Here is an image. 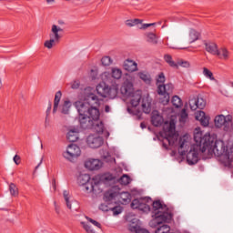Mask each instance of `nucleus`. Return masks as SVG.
<instances>
[{
    "instance_id": "obj_1",
    "label": "nucleus",
    "mask_w": 233,
    "mask_h": 233,
    "mask_svg": "<svg viewBox=\"0 0 233 233\" xmlns=\"http://www.w3.org/2000/svg\"><path fill=\"white\" fill-rule=\"evenodd\" d=\"M100 100L97 96L90 94L84 101H76L74 106L78 112V119L81 128L89 129L103 134L105 132V124L99 119L101 113L99 112Z\"/></svg>"
},
{
    "instance_id": "obj_2",
    "label": "nucleus",
    "mask_w": 233,
    "mask_h": 233,
    "mask_svg": "<svg viewBox=\"0 0 233 233\" xmlns=\"http://www.w3.org/2000/svg\"><path fill=\"white\" fill-rule=\"evenodd\" d=\"M150 207H152L153 210V223L161 225V223H170V221H172V210L159 200L152 201L150 198H136L131 203V208L141 210V212H145L146 214L150 212Z\"/></svg>"
},
{
    "instance_id": "obj_3",
    "label": "nucleus",
    "mask_w": 233,
    "mask_h": 233,
    "mask_svg": "<svg viewBox=\"0 0 233 233\" xmlns=\"http://www.w3.org/2000/svg\"><path fill=\"white\" fill-rule=\"evenodd\" d=\"M209 137V139L206 140V144H204V147L206 151H208V156H217V157H221V156H226L228 161H232L233 157L228 152L227 147H225V142L223 140L216 139L214 135H210L209 133H206L202 137Z\"/></svg>"
},
{
    "instance_id": "obj_4",
    "label": "nucleus",
    "mask_w": 233,
    "mask_h": 233,
    "mask_svg": "<svg viewBox=\"0 0 233 233\" xmlns=\"http://www.w3.org/2000/svg\"><path fill=\"white\" fill-rule=\"evenodd\" d=\"M207 139H210V137H203V132L197 131L194 134L195 143L191 146L190 150L187 154V161L188 165H196L199 161V155L205 154L207 145Z\"/></svg>"
},
{
    "instance_id": "obj_5",
    "label": "nucleus",
    "mask_w": 233,
    "mask_h": 233,
    "mask_svg": "<svg viewBox=\"0 0 233 233\" xmlns=\"http://www.w3.org/2000/svg\"><path fill=\"white\" fill-rule=\"evenodd\" d=\"M96 92L101 97H109L115 99L119 94V86L114 82L112 86L106 85V82H101L96 86Z\"/></svg>"
},
{
    "instance_id": "obj_6",
    "label": "nucleus",
    "mask_w": 233,
    "mask_h": 233,
    "mask_svg": "<svg viewBox=\"0 0 233 233\" xmlns=\"http://www.w3.org/2000/svg\"><path fill=\"white\" fill-rule=\"evenodd\" d=\"M216 128H223L224 132L233 131L232 116L228 115H218L214 119Z\"/></svg>"
},
{
    "instance_id": "obj_7",
    "label": "nucleus",
    "mask_w": 233,
    "mask_h": 233,
    "mask_svg": "<svg viewBox=\"0 0 233 233\" xmlns=\"http://www.w3.org/2000/svg\"><path fill=\"white\" fill-rule=\"evenodd\" d=\"M64 30L59 25H53L51 27V33L49 34L50 39L46 41L44 46L46 48L49 50L55 46L56 43H59V39L63 37L61 34H63Z\"/></svg>"
},
{
    "instance_id": "obj_8",
    "label": "nucleus",
    "mask_w": 233,
    "mask_h": 233,
    "mask_svg": "<svg viewBox=\"0 0 233 233\" xmlns=\"http://www.w3.org/2000/svg\"><path fill=\"white\" fill-rule=\"evenodd\" d=\"M163 130L166 141H167L170 147H173L176 141H177V137H176V123H174V121H170L169 124H166L164 126Z\"/></svg>"
},
{
    "instance_id": "obj_9",
    "label": "nucleus",
    "mask_w": 233,
    "mask_h": 233,
    "mask_svg": "<svg viewBox=\"0 0 233 233\" xmlns=\"http://www.w3.org/2000/svg\"><path fill=\"white\" fill-rule=\"evenodd\" d=\"M174 90V85L167 84V85H158L157 94L158 96H163L164 97L161 99V103L164 105H168L170 102V94H172Z\"/></svg>"
},
{
    "instance_id": "obj_10",
    "label": "nucleus",
    "mask_w": 233,
    "mask_h": 233,
    "mask_svg": "<svg viewBox=\"0 0 233 233\" xmlns=\"http://www.w3.org/2000/svg\"><path fill=\"white\" fill-rule=\"evenodd\" d=\"M81 156V148L76 144H70L66 151L63 153V157L68 161H74L76 157Z\"/></svg>"
},
{
    "instance_id": "obj_11",
    "label": "nucleus",
    "mask_w": 233,
    "mask_h": 233,
    "mask_svg": "<svg viewBox=\"0 0 233 233\" xmlns=\"http://www.w3.org/2000/svg\"><path fill=\"white\" fill-rule=\"evenodd\" d=\"M102 181H104V183H108L110 181H112L113 183H116V181H118V183H120V185H129L130 183V177H128V175H123L119 179H116L114 175L110 174V173H106L104 176H102Z\"/></svg>"
},
{
    "instance_id": "obj_12",
    "label": "nucleus",
    "mask_w": 233,
    "mask_h": 233,
    "mask_svg": "<svg viewBox=\"0 0 233 233\" xmlns=\"http://www.w3.org/2000/svg\"><path fill=\"white\" fill-rule=\"evenodd\" d=\"M110 76L113 79H116V81H118V79H121V77L123 76V71L118 68V67H112L111 68V75L108 73H104L103 74V79L104 81H106V83H111L112 85H114V83H116V81H112V78H110Z\"/></svg>"
},
{
    "instance_id": "obj_13",
    "label": "nucleus",
    "mask_w": 233,
    "mask_h": 233,
    "mask_svg": "<svg viewBox=\"0 0 233 233\" xmlns=\"http://www.w3.org/2000/svg\"><path fill=\"white\" fill-rule=\"evenodd\" d=\"M129 97L130 99V105L132 107H127L128 114H132L133 116H137L139 114V110L136 109V107L139 105V102L141 101V94L134 92Z\"/></svg>"
},
{
    "instance_id": "obj_14",
    "label": "nucleus",
    "mask_w": 233,
    "mask_h": 233,
    "mask_svg": "<svg viewBox=\"0 0 233 233\" xmlns=\"http://www.w3.org/2000/svg\"><path fill=\"white\" fill-rule=\"evenodd\" d=\"M99 185H101V182L92 178L90 182L82 186V190L83 192H86V194H90L92 192H101L99 189Z\"/></svg>"
},
{
    "instance_id": "obj_15",
    "label": "nucleus",
    "mask_w": 233,
    "mask_h": 233,
    "mask_svg": "<svg viewBox=\"0 0 233 233\" xmlns=\"http://www.w3.org/2000/svg\"><path fill=\"white\" fill-rule=\"evenodd\" d=\"M120 93L125 97H130V96L134 94V84H132V82H130L129 80L124 81L120 87Z\"/></svg>"
},
{
    "instance_id": "obj_16",
    "label": "nucleus",
    "mask_w": 233,
    "mask_h": 233,
    "mask_svg": "<svg viewBox=\"0 0 233 233\" xmlns=\"http://www.w3.org/2000/svg\"><path fill=\"white\" fill-rule=\"evenodd\" d=\"M86 143L90 148H99L103 145V137L96 135H90L87 137Z\"/></svg>"
},
{
    "instance_id": "obj_17",
    "label": "nucleus",
    "mask_w": 233,
    "mask_h": 233,
    "mask_svg": "<svg viewBox=\"0 0 233 233\" xmlns=\"http://www.w3.org/2000/svg\"><path fill=\"white\" fill-rule=\"evenodd\" d=\"M195 119L199 121L202 127H208L210 123V117L207 116L204 111H197L195 114Z\"/></svg>"
},
{
    "instance_id": "obj_18",
    "label": "nucleus",
    "mask_w": 233,
    "mask_h": 233,
    "mask_svg": "<svg viewBox=\"0 0 233 233\" xmlns=\"http://www.w3.org/2000/svg\"><path fill=\"white\" fill-rule=\"evenodd\" d=\"M189 147L190 143L187 139V137H180L178 154H180V156H187V151L188 150Z\"/></svg>"
},
{
    "instance_id": "obj_19",
    "label": "nucleus",
    "mask_w": 233,
    "mask_h": 233,
    "mask_svg": "<svg viewBox=\"0 0 233 233\" xmlns=\"http://www.w3.org/2000/svg\"><path fill=\"white\" fill-rule=\"evenodd\" d=\"M101 160L90 158L85 162L86 168L88 170H99L101 168Z\"/></svg>"
},
{
    "instance_id": "obj_20",
    "label": "nucleus",
    "mask_w": 233,
    "mask_h": 233,
    "mask_svg": "<svg viewBox=\"0 0 233 233\" xmlns=\"http://www.w3.org/2000/svg\"><path fill=\"white\" fill-rule=\"evenodd\" d=\"M123 68L127 72H137V63L134 60L127 59L124 61Z\"/></svg>"
},
{
    "instance_id": "obj_21",
    "label": "nucleus",
    "mask_w": 233,
    "mask_h": 233,
    "mask_svg": "<svg viewBox=\"0 0 233 233\" xmlns=\"http://www.w3.org/2000/svg\"><path fill=\"white\" fill-rule=\"evenodd\" d=\"M218 59H222L223 61H228L230 59V51L227 47H220L218 51H217V55Z\"/></svg>"
},
{
    "instance_id": "obj_22",
    "label": "nucleus",
    "mask_w": 233,
    "mask_h": 233,
    "mask_svg": "<svg viewBox=\"0 0 233 233\" xmlns=\"http://www.w3.org/2000/svg\"><path fill=\"white\" fill-rule=\"evenodd\" d=\"M151 123L154 127H161L163 125V116L157 111H154L151 116Z\"/></svg>"
},
{
    "instance_id": "obj_23",
    "label": "nucleus",
    "mask_w": 233,
    "mask_h": 233,
    "mask_svg": "<svg viewBox=\"0 0 233 233\" xmlns=\"http://www.w3.org/2000/svg\"><path fill=\"white\" fill-rule=\"evenodd\" d=\"M152 99L148 96L142 99V110L145 114H150L152 108Z\"/></svg>"
},
{
    "instance_id": "obj_24",
    "label": "nucleus",
    "mask_w": 233,
    "mask_h": 233,
    "mask_svg": "<svg viewBox=\"0 0 233 233\" xmlns=\"http://www.w3.org/2000/svg\"><path fill=\"white\" fill-rule=\"evenodd\" d=\"M67 141L76 143L79 139V131L77 129H70L66 136Z\"/></svg>"
},
{
    "instance_id": "obj_25",
    "label": "nucleus",
    "mask_w": 233,
    "mask_h": 233,
    "mask_svg": "<svg viewBox=\"0 0 233 233\" xmlns=\"http://www.w3.org/2000/svg\"><path fill=\"white\" fill-rule=\"evenodd\" d=\"M62 96L63 94L61 93V91H57L56 93L54 99L53 114H56V112H57Z\"/></svg>"
},
{
    "instance_id": "obj_26",
    "label": "nucleus",
    "mask_w": 233,
    "mask_h": 233,
    "mask_svg": "<svg viewBox=\"0 0 233 233\" xmlns=\"http://www.w3.org/2000/svg\"><path fill=\"white\" fill-rule=\"evenodd\" d=\"M205 45H206L207 52H208L209 54H212V56H217L218 51V45L212 42L206 43Z\"/></svg>"
},
{
    "instance_id": "obj_27",
    "label": "nucleus",
    "mask_w": 233,
    "mask_h": 233,
    "mask_svg": "<svg viewBox=\"0 0 233 233\" xmlns=\"http://www.w3.org/2000/svg\"><path fill=\"white\" fill-rule=\"evenodd\" d=\"M90 181H92V178H90V175L88 174H82L77 177V183L82 187L87 185Z\"/></svg>"
},
{
    "instance_id": "obj_28",
    "label": "nucleus",
    "mask_w": 233,
    "mask_h": 233,
    "mask_svg": "<svg viewBox=\"0 0 233 233\" xmlns=\"http://www.w3.org/2000/svg\"><path fill=\"white\" fill-rule=\"evenodd\" d=\"M137 76L141 81L146 83V85H150V83H152V77L150 76V74L146 72H139L137 73Z\"/></svg>"
},
{
    "instance_id": "obj_29",
    "label": "nucleus",
    "mask_w": 233,
    "mask_h": 233,
    "mask_svg": "<svg viewBox=\"0 0 233 233\" xmlns=\"http://www.w3.org/2000/svg\"><path fill=\"white\" fill-rule=\"evenodd\" d=\"M119 197L122 205H127V203H130L132 199V195L128 192H122L120 193Z\"/></svg>"
},
{
    "instance_id": "obj_30",
    "label": "nucleus",
    "mask_w": 233,
    "mask_h": 233,
    "mask_svg": "<svg viewBox=\"0 0 233 233\" xmlns=\"http://www.w3.org/2000/svg\"><path fill=\"white\" fill-rule=\"evenodd\" d=\"M147 42L150 43V45H157L158 37L154 33H147L146 35Z\"/></svg>"
},
{
    "instance_id": "obj_31",
    "label": "nucleus",
    "mask_w": 233,
    "mask_h": 233,
    "mask_svg": "<svg viewBox=\"0 0 233 233\" xmlns=\"http://www.w3.org/2000/svg\"><path fill=\"white\" fill-rule=\"evenodd\" d=\"M117 196H119V193L116 191H107L105 194V199L106 201H116V198H117Z\"/></svg>"
},
{
    "instance_id": "obj_32",
    "label": "nucleus",
    "mask_w": 233,
    "mask_h": 233,
    "mask_svg": "<svg viewBox=\"0 0 233 233\" xmlns=\"http://www.w3.org/2000/svg\"><path fill=\"white\" fill-rule=\"evenodd\" d=\"M72 106V104L70 100H65L64 104L61 106V113L62 114H68L70 112V107Z\"/></svg>"
},
{
    "instance_id": "obj_33",
    "label": "nucleus",
    "mask_w": 233,
    "mask_h": 233,
    "mask_svg": "<svg viewBox=\"0 0 233 233\" xmlns=\"http://www.w3.org/2000/svg\"><path fill=\"white\" fill-rule=\"evenodd\" d=\"M203 76H205V77H207L208 79H210V81H216L214 74L207 67H203Z\"/></svg>"
},
{
    "instance_id": "obj_34",
    "label": "nucleus",
    "mask_w": 233,
    "mask_h": 233,
    "mask_svg": "<svg viewBox=\"0 0 233 233\" xmlns=\"http://www.w3.org/2000/svg\"><path fill=\"white\" fill-rule=\"evenodd\" d=\"M141 23H143V20L136 18L133 20H127L126 25L132 27V26H136V25H141Z\"/></svg>"
},
{
    "instance_id": "obj_35",
    "label": "nucleus",
    "mask_w": 233,
    "mask_h": 233,
    "mask_svg": "<svg viewBox=\"0 0 233 233\" xmlns=\"http://www.w3.org/2000/svg\"><path fill=\"white\" fill-rule=\"evenodd\" d=\"M190 43H194L199 39V33L196 30H191L189 33Z\"/></svg>"
},
{
    "instance_id": "obj_36",
    "label": "nucleus",
    "mask_w": 233,
    "mask_h": 233,
    "mask_svg": "<svg viewBox=\"0 0 233 233\" xmlns=\"http://www.w3.org/2000/svg\"><path fill=\"white\" fill-rule=\"evenodd\" d=\"M164 59H165L166 62H167L169 66H172L173 68H177V64H176V62H174V60H172V56L166 55L164 56Z\"/></svg>"
},
{
    "instance_id": "obj_37",
    "label": "nucleus",
    "mask_w": 233,
    "mask_h": 233,
    "mask_svg": "<svg viewBox=\"0 0 233 233\" xmlns=\"http://www.w3.org/2000/svg\"><path fill=\"white\" fill-rule=\"evenodd\" d=\"M171 103H172L173 106H176V108H179V106H181V105H183V102H181V98H179V96H174L172 97Z\"/></svg>"
},
{
    "instance_id": "obj_38",
    "label": "nucleus",
    "mask_w": 233,
    "mask_h": 233,
    "mask_svg": "<svg viewBox=\"0 0 233 233\" xmlns=\"http://www.w3.org/2000/svg\"><path fill=\"white\" fill-rule=\"evenodd\" d=\"M170 232V226L164 224L158 227L156 230V233H168Z\"/></svg>"
},
{
    "instance_id": "obj_39",
    "label": "nucleus",
    "mask_w": 233,
    "mask_h": 233,
    "mask_svg": "<svg viewBox=\"0 0 233 233\" xmlns=\"http://www.w3.org/2000/svg\"><path fill=\"white\" fill-rule=\"evenodd\" d=\"M187 119H188V113H187V109H182L179 115L180 123H187Z\"/></svg>"
},
{
    "instance_id": "obj_40",
    "label": "nucleus",
    "mask_w": 233,
    "mask_h": 233,
    "mask_svg": "<svg viewBox=\"0 0 233 233\" xmlns=\"http://www.w3.org/2000/svg\"><path fill=\"white\" fill-rule=\"evenodd\" d=\"M9 191L11 196H17L19 194V189L17 188V186L15 184L11 183L9 185Z\"/></svg>"
},
{
    "instance_id": "obj_41",
    "label": "nucleus",
    "mask_w": 233,
    "mask_h": 233,
    "mask_svg": "<svg viewBox=\"0 0 233 233\" xmlns=\"http://www.w3.org/2000/svg\"><path fill=\"white\" fill-rule=\"evenodd\" d=\"M63 194H64V198H65L67 208H69V210H72V204L70 203V200H69L70 196L68 191L65 190Z\"/></svg>"
},
{
    "instance_id": "obj_42",
    "label": "nucleus",
    "mask_w": 233,
    "mask_h": 233,
    "mask_svg": "<svg viewBox=\"0 0 233 233\" xmlns=\"http://www.w3.org/2000/svg\"><path fill=\"white\" fill-rule=\"evenodd\" d=\"M197 106L200 110H203V108H205V106H207V101H205V99H203V98L198 97L197 98Z\"/></svg>"
},
{
    "instance_id": "obj_43",
    "label": "nucleus",
    "mask_w": 233,
    "mask_h": 233,
    "mask_svg": "<svg viewBox=\"0 0 233 233\" xmlns=\"http://www.w3.org/2000/svg\"><path fill=\"white\" fill-rule=\"evenodd\" d=\"M101 63L104 66H110V65L113 63V60L110 58V56H104L101 59Z\"/></svg>"
},
{
    "instance_id": "obj_44",
    "label": "nucleus",
    "mask_w": 233,
    "mask_h": 233,
    "mask_svg": "<svg viewBox=\"0 0 233 233\" xmlns=\"http://www.w3.org/2000/svg\"><path fill=\"white\" fill-rule=\"evenodd\" d=\"M189 106L191 110H198V98L194 97L189 100Z\"/></svg>"
},
{
    "instance_id": "obj_45",
    "label": "nucleus",
    "mask_w": 233,
    "mask_h": 233,
    "mask_svg": "<svg viewBox=\"0 0 233 233\" xmlns=\"http://www.w3.org/2000/svg\"><path fill=\"white\" fill-rule=\"evenodd\" d=\"M81 225L86 233H96V231L94 229H92V227H90V225H88L85 222H81Z\"/></svg>"
},
{
    "instance_id": "obj_46",
    "label": "nucleus",
    "mask_w": 233,
    "mask_h": 233,
    "mask_svg": "<svg viewBox=\"0 0 233 233\" xmlns=\"http://www.w3.org/2000/svg\"><path fill=\"white\" fill-rule=\"evenodd\" d=\"M163 83H165V74L160 73L158 75V77L157 78V87L159 86V85H163Z\"/></svg>"
},
{
    "instance_id": "obj_47",
    "label": "nucleus",
    "mask_w": 233,
    "mask_h": 233,
    "mask_svg": "<svg viewBox=\"0 0 233 233\" xmlns=\"http://www.w3.org/2000/svg\"><path fill=\"white\" fill-rule=\"evenodd\" d=\"M114 216H119V214H121V212H123V209L121 208V207H115L111 208Z\"/></svg>"
},
{
    "instance_id": "obj_48",
    "label": "nucleus",
    "mask_w": 233,
    "mask_h": 233,
    "mask_svg": "<svg viewBox=\"0 0 233 233\" xmlns=\"http://www.w3.org/2000/svg\"><path fill=\"white\" fill-rule=\"evenodd\" d=\"M177 65L179 66H183V68H188L190 66V63L188 61H183V60L178 61Z\"/></svg>"
},
{
    "instance_id": "obj_49",
    "label": "nucleus",
    "mask_w": 233,
    "mask_h": 233,
    "mask_svg": "<svg viewBox=\"0 0 233 233\" xmlns=\"http://www.w3.org/2000/svg\"><path fill=\"white\" fill-rule=\"evenodd\" d=\"M156 23H151V24H143L138 28L140 30H147V28H149V26H155Z\"/></svg>"
},
{
    "instance_id": "obj_50",
    "label": "nucleus",
    "mask_w": 233,
    "mask_h": 233,
    "mask_svg": "<svg viewBox=\"0 0 233 233\" xmlns=\"http://www.w3.org/2000/svg\"><path fill=\"white\" fill-rule=\"evenodd\" d=\"M87 220L89 221V223H92V225H94L95 227H97V228H101V224H99V222H97L90 218H87Z\"/></svg>"
},
{
    "instance_id": "obj_51",
    "label": "nucleus",
    "mask_w": 233,
    "mask_h": 233,
    "mask_svg": "<svg viewBox=\"0 0 233 233\" xmlns=\"http://www.w3.org/2000/svg\"><path fill=\"white\" fill-rule=\"evenodd\" d=\"M71 88L73 90H77L79 88V81H74L71 83Z\"/></svg>"
},
{
    "instance_id": "obj_52",
    "label": "nucleus",
    "mask_w": 233,
    "mask_h": 233,
    "mask_svg": "<svg viewBox=\"0 0 233 233\" xmlns=\"http://www.w3.org/2000/svg\"><path fill=\"white\" fill-rule=\"evenodd\" d=\"M14 163H15V165H19L21 163V157H19V155H15L13 158Z\"/></svg>"
},
{
    "instance_id": "obj_53",
    "label": "nucleus",
    "mask_w": 233,
    "mask_h": 233,
    "mask_svg": "<svg viewBox=\"0 0 233 233\" xmlns=\"http://www.w3.org/2000/svg\"><path fill=\"white\" fill-rule=\"evenodd\" d=\"M100 210H103V212H108V206H106V204H102L99 207Z\"/></svg>"
},
{
    "instance_id": "obj_54",
    "label": "nucleus",
    "mask_w": 233,
    "mask_h": 233,
    "mask_svg": "<svg viewBox=\"0 0 233 233\" xmlns=\"http://www.w3.org/2000/svg\"><path fill=\"white\" fill-rule=\"evenodd\" d=\"M50 110H52V103H49V106L47 107V111L46 114H48L50 112Z\"/></svg>"
},
{
    "instance_id": "obj_55",
    "label": "nucleus",
    "mask_w": 233,
    "mask_h": 233,
    "mask_svg": "<svg viewBox=\"0 0 233 233\" xmlns=\"http://www.w3.org/2000/svg\"><path fill=\"white\" fill-rule=\"evenodd\" d=\"M105 112H106V113L110 112V106H105Z\"/></svg>"
},
{
    "instance_id": "obj_56",
    "label": "nucleus",
    "mask_w": 233,
    "mask_h": 233,
    "mask_svg": "<svg viewBox=\"0 0 233 233\" xmlns=\"http://www.w3.org/2000/svg\"><path fill=\"white\" fill-rule=\"evenodd\" d=\"M55 210H56V214H59V212H60L59 211V207L56 206Z\"/></svg>"
},
{
    "instance_id": "obj_57",
    "label": "nucleus",
    "mask_w": 233,
    "mask_h": 233,
    "mask_svg": "<svg viewBox=\"0 0 233 233\" xmlns=\"http://www.w3.org/2000/svg\"><path fill=\"white\" fill-rule=\"evenodd\" d=\"M48 126V117L46 118V127Z\"/></svg>"
},
{
    "instance_id": "obj_58",
    "label": "nucleus",
    "mask_w": 233,
    "mask_h": 233,
    "mask_svg": "<svg viewBox=\"0 0 233 233\" xmlns=\"http://www.w3.org/2000/svg\"><path fill=\"white\" fill-rule=\"evenodd\" d=\"M110 136V133L108 131L106 132V137H108Z\"/></svg>"
},
{
    "instance_id": "obj_59",
    "label": "nucleus",
    "mask_w": 233,
    "mask_h": 233,
    "mask_svg": "<svg viewBox=\"0 0 233 233\" xmlns=\"http://www.w3.org/2000/svg\"><path fill=\"white\" fill-rule=\"evenodd\" d=\"M40 166H41V162L35 167V170H37Z\"/></svg>"
},
{
    "instance_id": "obj_60",
    "label": "nucleus",
    "mask_w": 233,
    "mask_h": 233,
    "mask_svg": "<svg viewBox=\"0 0 233 233\" xmlns=\"http://www.w3.org/2000/svg\"><path fill=\"white\" fill-rule=\"evenodd\" d=\"M46 3H54V0H46Z\"/></svg>"
},
{
    "instance_id": "obj_61",
    "label": "nucleus",
    "mask_w": 233,
    "mask_h": 233,
    "mask_svg": "<svg viewBox=\"0 0 233 233\" xmlns=\"http://www.w3.org/2000/svg\"><path fill=\"white\" fill-rule=\"evenodd\" d=\"M58 24H59V25H65V22H63V21H58Z\"/></svg>"
},
{
    "instance_id": "obj_62",
    "label": "nucleus",
    "mask_w": 233,
    "mask_h": 233,
    "mask_svg": "<svg viewBox=\"0 0 233 233\" xmlns=\"http://www.w3.org/2000/svg\"><path fill=\"white\" fill-rule=\"evenodd\" d=\"M141 128H145V125L143 123L140 124Z\"/></svg>"
},
{
    "instance_id": "obj_63",
    "label": "nucleus",
    "mask_w": 233,
    "mask_h": 233,
    "mask_svg": "<svg viewBox=\"0 0 233 233\" xmlns=\"http://www.w3.org/2000/svg\"><path fill=\"white\" fill-rule=\"evenodd\" d=\"M231 86L233 87V83H231Z\"/></svg>"
}]
</instances>
